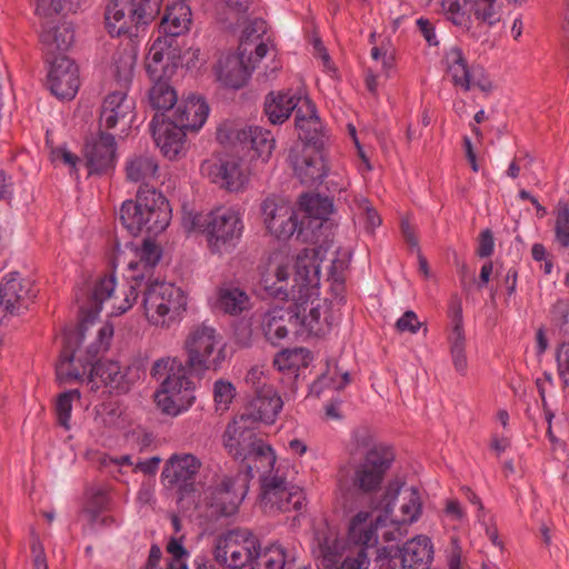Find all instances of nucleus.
Segmentation results:
<instances>
[{"mask_svg":"<svg viewBox=\"0 0 569 569\" xmlns=\"http://www.w3.org/2000/svg\"><path fill=\"white\" fill-rule=\"evenodd\" d=\"M191 370L176 357H164L153 362L151 377L160 381L154 400L163 413L176 417L193 405L196 387Z\"/></svg>","mask_w":569,"mask_h":569,"instance_id":"4","label":"nucleus"},{"mask_svg":"<svg viewBox=\"0 0 569 569\" xmlns=\"http://www.w3.org/2000/svg\"><path fill=\"white\" fill-rule=\"evenodd\" d=\"M126 174L129 181L141 183L140 188H148L159 178L158 161L149 153L133 154L126 162Z\"/></svg>","mask_w":569,"mask_h":569,"instance_id":"37","label":"nucleus"},{"mask_svg":"<svg viewBox=\"0 0 569 569\" xmlns=\"http://www.w3.org/2000/svg\"><path fill=\"white\" fill-rule=\"evenodd\" d=\"M349 540L356 545L350 538ZM361 548L356 552L355 556H348L342 561L341 566L338 568L337 565L340 561L342 555L347 550V543L339 537V530L336 526L328 523L326 520L320 521L315 528V537L312 549L313 553L320 561V565L325 569H342L343 563L348 559L358 558L359 553L363 552L366 555V559H368V555L366 549L368 547L357 543ZM363 565L362 569H368L369 560ZM372 569H381L376 562L375 568Z\"/></svg>","mask_w":569,"mask_h":569,"instance_id":"15","label":"nucleus"},{"mask_svg":"<svg viewBox=\"0 0 569 569\" xmlns=\"http://www.w3.org/2000/svg\"><path fill=\"white\" fill-rule=\"evenodd\" d=\"M154 80L149 91V102L151 107L159 111L173 109L179 101L177 91L167 80L161 79V77Z\"/></svg>","mask_w":569,"mask_h":569,"instance_id":"45","label":"nucleus"},{"mask_svg":"<svg viewBox=\"0 0 569 569\" xmlns=\"http://www.w3.org/2000/svg\"><path fill=\"white\" fill-rule=\"evenodd\" d=\"M136 61L137 52L132 48L118 51L113 57L112 73L124 89L132 79Z\"/></svg>","mask_w":569,"mask_h":569,"instance_id":"48","label":"nucleus"},{"mask_svg":"<svg viewBox=\"0 0 569 569\" xmlns=\"http://www.w3.org/2000/svg\"><path fill=\"white\" fill-rule=\"evenodd\" d=\"M259 547L257 537L249 530L233 529L218 538L214 558L229 568L239 569L252 565Z\"/></svg>","mask_w":569,"mask_h":569,"instance_id":"16","label":"nucleus"},{"mask_svg":"<svg viewBox=\"0 0 569 569\" xmlns=\"http://www.w3.org/2000/svg\"><path fill=\"white\" fill-rule=\"evenodd\" d=\"M170 48L171 41L167 37H159L149 48L146 68L150 78L161 77V73L164 71V60L169 59L170 56Z\"/></svg>","mask_w":569,"mask_h":569,"instance_id":"44","label":"nucleus"},{"mask_svg":"<svg viewBox=\"0 0 569 569\" xmlns=\"http://www.w3.org/2000/svg\"><path fill=\"white\" fill-rule=\"evenodd\" d=\"M140 288L126 278V283L117 284L113 274L100 278L93 284L88 298L76 293V302L83 316V322L92 321L99 316L104 305L110 309V316H120L132 308L138 298Z\"/></svg>","mask_w":569,"mask_h":569,"instance_id":"7","label":"nucleus"},{"mask_svg":"<svg viewBox=\"0 0 569 569\" xmlns=\"http://www.w3.org/2000/svg\"><path fill=\"white\" fill-rule=\"evenodd\" d=\"M371 57L379 70L375 73L370 71L366 78V84L370 92L376 93L378 89V78H390L395 71V52L389 46L373 47Z\"/></svg>","mask_w":569,"mask_h":569,"instance_id":"42","label":"nucleus"},{"mask_svg":"<svg viewBox=\"0 0 569 569\" xmlns=\"http://www.w3.org/2000/svg\"><path fill=\"white\" fill-rule=\"evenodd\" d=\"M110 498L108 491L103 488L92 489L88 496V505L84 511L92 518L99 512L106 510L109 506Z\"/></svg>","mask_w":569,"mask_h":569,"instance_id":"59","label":"nucleus"},{"mask_svg":"<svg viewBox=\"0 0 569 569\" xmlns=\"http://www.w3.org/2000/svg\"><path fill=\"white\" fill-rule=\"evenodd\" d=\"M213 309L231 316L241 315L251 308L249 295L234 283L219 286L210 297Z\"/></svg>","mask_w":569,"mask_h":569,"instance_id":"33","label":"nucleus"},{"mask_svg":"<svg viewBox=\"0 0 569 569\" xmlns=\"http://www.w3.org/2000/svg\"><path fill=\"white\" fill-rule=\"evenodd\" d=\"M48 82L51 92L60 99H72L80 80L77 64L67 56L59 54L50 62Z\"/></svg>","mask_w":569,"mask_h":569,"instance_id":"27","label":"nucleus"},{"mask_svg":"<svg viewBox=\"0 0 569 569\" xmlns=\"http://www.w3.org/2000/svg\"><path fill=\"white\" fill-rule=\"evenodd\" d=\"M440 13L459 30L476 37L473 21L479 26L489 27L476 18L473 0H439Z\"/></svg>","mask_w":569,"mask_h":569,"instance_id":"35","label":"nucleus"},{"mask_svg":"<svg viewBox=\"0 0 569 569\" xmlns=\"http://www.w3.org/2000/svg\"><path fill=\"white\" fill-rule=\"evenodd\" d=\"M134 99L129 97L127 89L121 88L107 94L100 112V124L106 129L119 128L126 133L136 117Z\"/></svg>","mask_w":569,"mask_h":569,"instance_id":"23","label":"nucleus"},{"mask_svg":"<svg viewBox=\"0 0 569 569\" xmlns=\"http://www.w3.org/2000/svg\"><path fill=\"white\" fill-rule=\"evenodd\" d=\"M154 4L142 7L138 0H112L106 10V28L112 37H137L154 17Z\"/></svg>","mask_w":569,"mask_h":569,"instance_id":"13","label":"nucleus"},{"mask_svg":"<svg viewBox=\"0 0 569 569\" xmlns=\"http://www.w3.org/2000/svg\"><path fill=\"white\" fill-rule=\"evenodd\" d=\"M94 420L108 428H124L128 420L123 406L118 401H109L96 408Z\"/></svg>","mask_w":569,"mask_h":569,"instance_id":"46","label":"nucleus"},{"mask_svg":"<svg viewBox=\"0 0 569 569\" xmlns=\"http://www.w3.org/2000/svg\"><path fill=\"white\" fill-rule=\"evenodd\" d=\"M234 396L236 388L230 381L219 379L213 383V399L218 411H227Z\"/></svg>","mask_w":569,"mask_h":569,"instance_id":"57","label":"nucleus"},{"mask_svg":"<svg viewBox=\"0 0 569 569\" xmlns=\"http://www.w3.org/2000/svg\"><path fill=\"white\" fill-rule=\"evenodd\" d=\"M421 510L417 489L400 491L398 485H390L375 511H359L352 517L348 538L366 547H376L379 533L385 542L398 541L407 533L403 527L416 522Z\"/></svg>","mask_w":569,"mask_h":569,"instance_id":"3","label":"nucleus"},{"mask_svg":"<svg viewBox=\"0 0 569 569\" xmlns=\"http://www.w3.org/2000/svg\"><path fill=\"white\" fill-rule=\"evenodd\" d=\"M293 172L301 183L307 186L322 184L330 160L325 149L303 146L299 153L290 154Z\"/></svg>","mask_w":569,"mask_h":569,"instance_id":"24","label":"nucleus"},{"mask_svg":"<svg viewBox=\"0 0 569 569\" xmlns=\"http://www.w3.org/2000/svg\"><path fill=\"white\" fill-rule=\"evenodd\" d=\"M224 447L236 459L247 463V475L272 469L277 462L272 447L257 437L254 423L247 416H239L230 422L224 432Z\"/></svg>","mask_w":569,"mask_h":569,"instance_id":"6","label":"nucleus"},{"mask_svg":"<svg viewBox=\"0 0 569 569\" xmlns=\"http://www.w3.org/2000/svg\"><path fill=\"white\" fill-rule=\"evenodd\" d=\"M352 251L350 247H337L335 257L329 268V279L333 284L342 287L346 280V271L349 268Z\"/></svg>","mask_w":569,"mask_h":569,"instance_id":"51","label":"nucleus"},{"mask_svg":"<svg viewBox=\"0 0 569 569\" xmlns=\"http://www.w3.org/2000/svg\"><path fill=\"white\" fill-rule=\"evenodd\" d=\"M119 219L133 236L146 232L157 236L171 220V208L164 196L150 188H139L136 199L122 202Z\"/></svg>","mask_w":569,"mask_h":569,"instance_id":"5","label":"nucleus"},{"mask_svg":"<svg viewBox=\"0 0 569 569\" xmlns=\"http://www.w3.org/2000/svg\"><path fill=\"white\" fill-rule=\"evenodd\" d=\"M51 159L56 163H63L71 173H77L80 158L72 153L64 144L51 150Z\"/></svg>","mask_w":569,"mask_h":569,"instance_id":"60","label":"nucleus"},{"mask_svg":"<svg viewBox=\"0 0 569 569\" xmlns=\"http://www.w3.org/2000/svg\"><path fill=\"white\" fill-rule=\"evenodd\" d=\"M307 99L301 92L278 91L266 97L264 111L268 119L277 124L284 122L293 110L302 107V100Z\"/></svg>","mask_w":569,"mask_h":569,"instance_id":"36","label":"nucleus"},{"mask_svg":"<svg viewBox=\"0 0 569 569\" xmlns=\"http://www.w3.org/2000/svg\"><path fill=\"white\" fill-rule=\"evenodd\" d=\"M557 372L561 382L569 387V343H561L556 351Z\"/></svg>","mask_w":569,"mask_h":569,"instance_id":"61","label":"nucleus"},{"mask_svg":"<svg viewBox=\"0 0 569 569\" xmlns=\"http://www.w3.org/2000/svg\"><path fill=\"white\" fill-rule=\"evenodd\" d=\"M250 478L247 473L217 477L214 482L202 492L196 509L208 518L236 515L248 493Z\"/></svg>","mask_w":569,"mask_h":569,"instance_id":"9","label":"nucleus"},{"mask_svg":"<svg viewBox=\"0 0 569 569\" xmlns=\"http://www.w3.org/2000/svg\"><path fill=\"white\" fill-rule=\"evenodd\" d=\"M311 361L309 350L305 348L286 349L278 352L273 359V366L279 371H296L306 368Z\"/></svg>","mask_w":569,"mask_h":569,"instance_id":"47","label":"nucleus"},{"mask_svg":"<svg viewBox=\"0 0 569 569\" xmlns=\"http://www.w3.org/2000/svg\"><path fill=\"white\" fill-rule=\"evenodd\" d=\"M298 210L303 213L305 230L318 229L329 221L333 213L335 207L330 198L318 193H303L298 199Z\"/></svg>","mask_w":569,"mask_h":569,"instance_id":"34","label":"nucleus"},{"mask_svg":"<svg viewBox=\"0 0 569 569\" xmlns=\"http://www.w3.org/2000/svg\"><path fill=\"white\" fill-rule=\"evenodd\" d=\"M133 252L124 278L142 291L141 307L146 321L161 330L178 326L187 311L188 296L174 283L153 278L154 267L162 256L161 248L153 240L146 239Z\"/></svg>","mask_w":569,"mask_h":569,"instance_id":"2","label":"nucleus"},{"mask_svg":"<svg viewBox=\"0 0 569 569\" xmlns=\"http://www.w3.org/2000/svg\"><path fill=\"white\" fill-rule=\"evenodd\" d=\"M555 238L561 247L569 248V206L567 203L557 206Z\"/></svg>","mask_w":569,"mask_h":569,"instance_id":"56","label":"nucleus"},{"mask_svg":"<svg viewBox=\"0 0 569 569\" xmlns=\"http://www.w3.org/2000/svg\"><path fill=\"white\" fill-rule=\"evenodd\" d=\"M186 365L198 372L219 371L227 361V343L211 326L201 323L191 327L183 340Z\"/></svg>","mask_w":569,"mask_h":569,"instance_id":"8","label":"nucleus"},{"mask_svg":"<svg viewBox=\"0 0 569 569\" xmlns=\"http://www.w3.org/2000/svg\"><path fill=\"white\" fill-rule=\"evenodd\" d=\"M81 398V393L79 390H68L66 392H62L56 403V412L58 417L59 423L66 428H70V418H71V411L73 407L74 401H79Z\"/></svg>","mask_w":569,"mask_h":569,"instance_id":"54","label":"nucleus"},{"mask_svg":"<svg viewBox=\"0 0 569 569\" xmlns=\"http://www.w3.org/2000/svg\"><path fill=\"white\" fill-rule=\"evenodd\" d=\"M282 407L283 401L280 395L274 389H266L256 395L241 416H247L252 423L272 425L276 422Z\"/></svg>","mask_w":569,"mask_h":569,"instance_id":"32","label":"nucleus"},{"mask_svg":"<svg viewBox=\"0 0 569 569\" xmlns=\"http://www.w3.org/2000/svg\"><path fill=\"white\" fill-rule=\"evenodd\" d=\"M41 28L40 39L51 53L64 51L73 42L74 32L69 23L54 24L53 21L48 20L42 23Z\"/></svg>","mask_w":569,"mask_h":569,"instance_id":"41","label":"nucleus"},{"mask_svg":"<svg viewBox=\"0 0 569 569\" xmlns=\"http://www.w3.org/2000/svg\"><path fill=\"white\" fill-rule=\"evenodd\" d=\"M209 112L210 108L203 97L189 93L176 103L167 119L188 131H198L206 123Z\"/></svg>","mask_w":569,"mask_h":569,"instance_id":"28","label":"nucleus"},{"mask_svg":"<svg viewBox=\"0 0 569 569\" xmlns=\"http://www.w3.org/2000/svg\"><path fill=\"white\" fill-rule=\"evenodd\" d=\"M206 214L191 210H184L181 218V224L187 232L201 231L204 234Z\"/></svg>","mask_w":569,"mask_h":569,"instance_id":"63","label":"nucleus"},{"mask_svg":"<svg viewBox=\"0 0 569 569\" xmlns=\"http://www.w3.org/2000/svg\"><path fill=\"white\" fill-rule=\"evenodd\" d=\"M116 141L109 133H100L88 141L84 156L86 166L90 174H101L110 170L114 164Z\"/></svg>","mask_w":569,"mask_h":569,"instance_id":"31","label":"nucleus"},{"mask_svg":"<svg viewBox=\"0 0 569 569\" xmlns=\"http://www.w3.org/2000/svg\"><path fill=\"white\" fill-rule=\"evenodd\" d=\"M450 353L456 370L460 373H465L467 370L468 361L466 356V335L456 329L455 332H450L449 337Z\"/></svg>","mask_w":569,"mask_h":569,"instance_id":"53","label":"nucleus"},{"mask_svg":"<svg viewBox=\"0 0 569 569\" xmlns=\"http://www.w3.org/2000/svg\"><path fill=\"white\" fill-rule=\"evenodd\" d=\"M62 339L63 349L56 367L57 378L61 382L81 380L90 365L89 361L84 363L77 357V347L82 341V333L76 330L66 331Z\"/></svg>","mask_w":569,"mask_h":569,"instance_id":"29","label":"nucleus"},{"mask_svg":"<svg viewBox=\"0 0 569 569\" xmlns=\"http://www.w3.org/2000/svg\"><path fill=\"white\" fill-rule=\"evenodd\" d=\"M443 64L447 76L456 87L465 91L471 90V69L459 47H451L446 50Z\"/></svg>","mask_w":569,"mask_h":569,"instance_id":"38","label":"nucleus"},{"mask_svg":"<svg viewBox=\"0 0 569 569\" xmlns=\"http://www.w3.org/2000/svg\"><path fill=\"white\" fill-rule=\"evenodd\" d=\"M166 549L169 555L167 569H189V552L183 546L182 537L171 538ZM161 555V549L158 546H152L144 569H159Z\"/></svg>","mask_w":569,"mask_h":569,"instance_id":"40","label":"nucleus"},{"mask_svg":"<svg viewBox=\"0 0 569 569\" xmlns=\"http://www.w3.org/2000/svg\"><path fill=\"white\" fill-rule=\"evenodd\" d=\"M221 142H229L241 150H252L261 161H268L274 148L272 133L258 126L224 123L217 132Z\"/></svg>","mask_w":569,"mask_h":569,"instance_id":"17","label":"nucleus"},{"mask_svg":"<svg viewBox=\"0 0 569 569\" xmlns=\"http://www.w3.org/2000/svg\"><path fill=\"white\" fill-rule=\"evenodd\" d=\"M296 127L303 146L325 149L329 142L323 124L316 112L315 104L307 98L296 113Z\"/></svg>","mask_w":569,"mask_h":569,"instance_id":"30","label":"nucleus"},{"mask_svg":"<svg viewBox=\"0 0 569 569\" xmlns=\"http://www.w3.org/2000/svg\"><path fill=\"white\" fill-rule=\"evenodd\" d=\"M323 183L331 193L346 192L350 182L345 166L339 161H330Z\"/></svg>","mask_w":569,"mask_h":569,"instance_id":"52","label":"nucleus"},{"mask_svg":"<svg viewBox=\"0 0 569 569\" xmlns=\"http://www.w3.org/2000/svg\"><path fill=\"white\" fill-rule=\"evenodd\" d=\"M244 230L240 211L233 207H218L206 214L204 237L213 254L230 253Z\"/></svg>","mask_w":569,"mask_h":569,"instance_id":"10","label":"nucleus"},{"mask_svg":"<svg viewBox=\"0 0 569 569\" xmlns=\"http://www.w3.org/2000/svg\"><path fill=\"white\" fill-rule=\"evenodd\" d=\"M350 382V375L348 371L339 372L336 368L328 370L316 380L310 387V395L320 397L325 389L342 390Z\"/></svg>","mask_w":569,"mask_h":569,"instance_id":"49","label":"nucleus"},{"mask_svg":"<svg viewBox=\"0 0 569 569\" xmlns=\"http://www.w3.org/2000/svg\"><path fill=\"white\" fill-rule=\"evenodd\" d=\"M269 381V370L263 365L252 366L244 377L246 385L251 387L256 395L266 389H274Z\"/></svg>","mask_w":569,"mask_h":569,"instance_id":"58","label":"nucleus"},{"mask_svg":"<svg viewBox=\"0 0 569 569\" xmlns=\"http://www.w3.org/2000/svg\"><path fill=\"white\" fill-rule=\"evenodd\" d=\"M433 543L426 535H417L401 548L393 545L377 550L376 563L381 569H396L395 559L400 557L402 569H429L433 560Z\"/></svg>","mask_w":569,"mask_h":569,"instance_id":"12","label":"nucleus"},{"mask_svg":"<svg viewBox=\"0 0 569 569\" xmlns=\"http://www.w3.org/2000/svg\"><path fill=\"white\" fill-rule=\"evenodd\" d=\"M327 249L307 248L296 258L276 250L258 267L264 293L280 301H292L289 309L277 307L262 320L266 338L273 345L295 329L299 335L322 336L330 331L333 317L327 299L320 297V271Z\"/></svg>","mask_w":569,"mask_h":569,"instance_id":"1","label":"nucleus"},{"mask_svg":"<svg viewBox=\"0 0 569 569\" xmlns=\"http://www.w3.org/2000/svg\"><path fill=\"white\" fill-rule=\"evenodd\" d=\"M261 216L267 231L278 240L287 241L295 234L299 238L305 233V220H300L295 206L282 198H266L261 203Z\"/></svg>","mask_w":569,"mask_h":569,"instance_id":"14","label":"nucleus"},{"mask_svg":"<svg viewBox=\"0 0 569 569\" xmlns=\"http://www.w3.org/2000/svg\"><path fill=\"white\" fill-rule=\"evenodd\" d=\"M476 18L492 28L497 26L503 14L502 0H473Z\"/></svg>","mask_w":569,"mask_h":569,"instance_id":"50","label":"nucleus"},{"mask_svg":"<svg viewBox=\"0 0 569 569\" xmlns=\"http://www.w3.org/2000/svg\"><path fill=\"white\" fill-rule=\"evenodd\" d=\"M266 24L262 20H256L244 31V39L239 47V53L227 54L221 58L217 68L218 80L226 87L239 89L243 87L250 78L253 64L246 62V53L248 52L249 39L251 31L264 32Z\"/></svg>","mask_w":569,"mask_h":569,"instance_id":"18","label":"nucleus"},{"mask_svg":"<svg viewBox=\"0 0 569 569\" xmlns=\"http://www.w3.org/2000/svg\"><path fill=\"white\" fill-rule=\"evenodd\" d=\"M81 0H37L36 13L42 18H50L64 10L79 8Z\"/></svg>","mask_w":569,"mask_h":569,"instance_id":"55","label":"nucleus"},{"mask_svg":"<svg viewBox=\"0 0 569 569\" xmlns=\"http://www.w3.org/2000/svg\"><path fill=\"white\" fill-rule=\"evenodd\" d=\"M290 563L284 547L278 542L259 547L250 569H286Z\"/></svg>","mask_w":569,"mask_h":569,"instance_id":"43","label":"nucleus"},{"mask_svg":"<svg viewBox=\"0 0 569 569\" xmlns=\"http://www.w3.org/2000/svg\"><path fill=\"white\" fill-rule=\"evenodd\" d=\"M36 297L32 280L9 272L0 280V326L8 316H19L29 309Z\"/></svg>","mask_w":569,"mask_h":569,"instance_id":"19","label":"nucleus"},{"mask_svg":"<svg viewBox=\"0 0 569 569\" xmlns=\"http://www.w3.org/2000/svg\"><path fill=\"white\" fill-rule=\"evenodd\" d=\"M281 463L276 468L260 469L261 493L260 505L264 512L277 513L290 510H299L305 503L303 491L290 486L280 473Z\"/></svg>","mask_w":569,"mask_h":569,"instance_id":"11","label":"nucleus"},{"mask_svg":"<svg viewBox=\"0 0 569 569\" xmlns=\"http://www.w3.org/2000/svg\"><path fill=\"white\" fill-rule=\"evenodd\" d=\"M113 332L114 329L111 323L107 322L101 326V328L98 330L97 341L89 349V352L93 353L92 357H94L98 352L108 349L113 337Z\"/></svg>","mask_w":569,"mask_h":569,"instance_id":"62","label":"nucleus"},{"mask_svg":"<svg viewBox=\"0 0 569 569\" xmlns=\"http://www.w3.org/2000/svg\"><path fill=\"white\" fill-rule=\"evenodd\" d=\"M201 466L202 462L197 456L187 452L174 453L166 461L162 477L181 491V501L193 489V480Z\"/></svg>","mask_w":569,"mask_h":569,"instance_id":"25","label":"nucleus"},{"mask_svg":"<svg viewBox=\"0 0 569 569\" xmlns=\"http://www.w3.org/2000/svg\"><path fill=\"white\" fill-rule=\"evenodd\" d=\"M201 172L213 183L231 192L243 190L250 178V172L242 160L233 156L204 161L201 164Z\"/></svg>","mask_w":569,"mask_h":569,"instance_id":"20","label":"nucleus"},{"mask_svg":"<svg viewBox=\"0 0 569 569\" xmlns=\"http://www.w3.org/2000/svg\"><path fill=\"white\" fill-rule=\"evenodd\" d=\"M150 128L157 147L167 159L176 160L186 154L188 130L166 120L161 114L152 118Z\"/></svg>","mask_w":569,"mask_h":569,"instance_id":"26","label":"nucleus"},{"mask_svg":"<svg viewBox=\"0 0 569 569\" xmlns=\"http://www.w3.org/2000/svg\"><path fill=\"white\" fill-rule=\"evenodd\" d=\"M86 382L91 391H98L101 387L117 393H126L134 383L131 370L121 367L114 360H99L91 366Z\"/></svg>","mask_w":569,"mask_h":569,"instance_id":"22","label":"nucleus"},{"mask_svg":"<svg viewBox=\"0 0 569 569\" xmlns=\"http://www.w3.org/2000/svg\"><path fill=\"white\" fill-rule=\"evenodd\" d=\"M393 460L391 448L385 445H375L367 452L353 477V485L365 492L377 490L383 481L387 470Z\"/></svg>","mask_w":569,"mask_h":569,"instance_id":"21","label":"nucleus"},{"mask_svg":"<svg viewBox=\"0 0 569 569\" xmlns=\"http://www.w3.org/2000/svg\"><path fill=\"white\" fill-rule=\"evenodd\" d=\"M358 210L362 216L363 223L368 230H373L380 226L381 219L367 199H360L358 201Z\"/></svg>","mask_w":569,"mask_h":569,"instance_id":"64","label":"nucleus"},{"mask_svg":"<svg viewBox=\"0 0 569 569\" xmlns=\"http://www.w3.org/2000/svg\"><path fill=\"white\" fill-rule=\"evenodd\" d=\"M191 24V9L182 1H176L167 7L160 23L166 37H179L186 33Z\"/></svg>","mask_w":569,"mask_h":569,"instance_id":"39","label":"nucleus"}]
</instances>
